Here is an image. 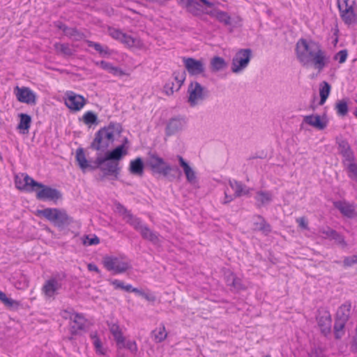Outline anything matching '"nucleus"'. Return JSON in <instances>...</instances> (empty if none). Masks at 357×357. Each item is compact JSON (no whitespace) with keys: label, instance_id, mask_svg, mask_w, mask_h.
I'll return each mask as SVG.
<instances>
[{"label":"nucleus","instance_id":"obj_6","mask_svg":"<svg viewBox=\"0 0 357 357\" xmlns=\"http://www.w3.org/2000/svg\"><path fill=\"white\" fill-rule=\"evenodd\" d=\"M252 57L250 49L239 50L232 59L231 70L234 73H238L245 69L250 63Z\"/></svg>","mask_w":357,"mask_h":357},{"label":"nucleus","instance_id":"obj_64","mask_svg":"<svg viewBox=\"0 0 357 357\" xmlns=\"http://www.w3.org/2000/svg\"><path fill=\"white\" fill-rule=\"evenodd\" d=\"M296 221L298 223V225L301 228L305 229H308L307 222H306L305 218H303V217L299 218L298 219L296 220Z\"/></svg>","mask_w":357,"mask_h":357},{"label":"nucleus","instance_id":"obj_21","mask_svg":"<svg viewBox=\"0 0 357 357\" xmlns=\"http://www.w3.org/2000/svg\"><path fill=\"white\" fill-rule=\"evenodd\" d=\"M333 206L347 218H352L356 215L354 206L347 202L336 201L333 202Z\"/></svg>","mask_w":357,"mask_h":357},{"label":"nucleus","instance_id":"obj_54","mask_svg":"<svg viewBox=\"0 0 357 357\" xmlns=\"http://www.w3.org/2000/svg\"><path fill=\"white\" fill-rule=\"evenodd\" d=\"M331 240H335L338 244H340L344 247L347 246V245L344 236L337 231L334 234V237H333Z\"/></svg>","mask_w":357,"mask_h":357},{"label":"nucleus","instance_id":"obj_51","mask_svg":"<svg viewBox=\"0 0 357 357\" xmlns=\"http://www.w3.org/2000/svg\"><path fill=\"white\" fill-rule=\"evenodd\" d=\"M231 287L234 288V289L237 291L245 289V287L242 283L241 279L238 278L237 276L234 278V283L232 284Z\"/></svg>","mask_w":357,"mask_h":357},{"label":"nucleus","instance_id":"obj_33","mask_svg":"<svg viewBox=\"0 0 357 357\" xmlns=\"http://www.w3.org/2000/svg\"><path fill=\"white\" fill-rule=\"evenodd\" d=\"M20 123L17 126V128L23 130L28 131L31 122V118L29 114H20Z\"/></svg>","mask_w":357,"mask_h":357},{"label":"nucleus","instance_id":"obj_28","mask_svg":"<svg viewBox=\"0 0 357 357\" xmlns=\"http://www.w3.org/2000/svg\"><path fill=\"white\" fill-rule=\"evenodd\" d=\"M225 60L220 56H214L211 59L210 62V67L212 72H218L222 70L227 67Z\"/></svg>","mask_w":357,"mask_h":357},{"label":"nucleus","instance_id":"obj_3","mask_svg":"<svg viewBox=\"0 0 357 357\" xmlns=\"http://www.w3.org/2000/svg\"><path fill=\"white\" fill-rule=\"evenodd\" d=\"M23 181L15 178L16 187L29 192H36V199L42 201H52L56 203L62 198V193L57 189L35 181L28 174H22Z\"/></svg>","mask_w":357,"mask_h":357},{"label":"nucleus","instance_id":"obj_14","mask_svg":"<svg viewBox=\"0 0 357 357\" xmlns=\"http://www.w3.org/2000/svg\"><path fill=\"white\" fill-rule=\"evenodd\" d=\"M183 62L190 75H202L205 72L204 63L202 60H197L192 57H183Z\"/></svg>","mask_w":357,"mask_h":357},{"label":"nucleus","instance_id":"obj_12","mask_svg":"<svg viewBox=\"0 0 357 357\" xmlns=\"http://www.w3.org/2000/svg\"><path fill=\"white\" fill-rule=\"evenodd\" d=\"M355 1H351V6H345L344 7L341 3V0H337V7L340 13V17L347 25L357 23V15L354 10V5H355Z\"/></svg>","mask_w":357,"mask_h":357},{"label":"nucleus","instance_id":"obj_30","mask_svg":"<svg viewBox=\"0 0 357 357\" xmlns=\"http://www.w3.org/2000/svg\"><path fill=\"white\" fill-rule=\"evenodd\" d=\"M151 335L155 342L160 343L164 341L167 336L165 325L160 324L158 328L151 332Z\"/></svg>","mask_w":357,"mask_h":357},{"label":"nucleus","instance_id":"obj_31","mask_svg":"<svg viewBox=\"0 0 357 357\" xmlns=\"http://www.w3.org/2000/svg\"><path fill=\"white\" fill-rule=\"evenodd\" d=\"M110 282L116 289H121L127 292H134L137 294L139 290L137 288L133 287L130 284H125L123 282L119 280H113Z\"/></svg>","mask_w":357,"mask_h":357},{"label":"nucleus","instance_id":"obj_45","mask_svg":"<svg viewBox=\"0 0 357 357\" xmlns=\"http://www.w3.org/2000/svg\"><path fill=\"white\" fill-rule=\"evenodd\" d=\"M308 357H326L323 348L320 347H313L308 353Z\"/></svg>","mask_w":357,"mask_h":357},{"label":"nucleus","instance_id":"obj_9","mask_svg":"<svg viewBox=\"0 0 357 357\" xmlns=\"http://www.w3.org/2000/svg\"><path fill=\"white\" fill-rule=\"evenodd\" d=\"M102 264L107 271H113L114 274L125 273L130 268L129 263L112 256L104 257Z\"/></svg>","mask_w":357,"mask_h":357},{"label":"nucleus","instance_id":"obj_48","mask_svg":"<svg viewBox=\"0 0 357 357\" xmlns=\"http://www.w3.org/2000/svg\"><path fill=\"white\" fill-rule=\"evenodd\" d=\"M109 34L111 37H112L115 40H120L121 38L123 36V32H122L120 29L109 27L108 29Z\"/></svg>","mask_w":357,"mask_h":357},{"label":"nucleus","instance_id":"obj_25","mask_svg":"<svg viewBox=\"0 0 357 357\" xmlns=\"http://www.w3.org/2000/svg\"><path fill=\"white\" fill-rule=\"evenodd\" d=\"M142 237L147 241H151L153 244H157L159 242L158 235L151 231L148 226L144 225L142 229L139 231Z\"/></svg>","mask_w":357,"mask_h":357},{"label":"nucleus","instance_id":"obj_23","mask_svg":"<svg viewBox=\"0 0 357 357\" xmlns=\"http://www.w3.org/2000/svg\"><path fill=\"white\" fill-rule=\"evenodd\" d=\"M146 166L142 158L138 157L130 162L129 172L131 174L142 176Z\"/></svg>","mask_w":357,"mask_h":357},{"label":"nucleus","instance_id":"obj_60","mask_svg":"<svg viewBox=\"0 0 357 357\" xmlns=\"http://www.w3.org/2000/svg\"><path fill=\"white\" fill-rule=\"evenodd\" d=\"M97 52L102 56H109L111 54V51L107 46L100 45Z\"/></svg>","mask_w":357,"mask_h":357},{"label":"nucleus","instance_id":"obj_16","mask_svg":"<svg viewBox=\"0 0 357 357\" xmlns=\"http://www.w3.org/2000/svg\"><path fill=\"white\" fill-rule=\"evenodd\" d=\"M303 122L318 130H322L326 128L328 120L326 114H324L322 116L318 114H312L304 116Z\"/></svg>","mask_w":357,"mask_h":357},{"label":"nucleus","instance_id":"obj_29","mask_svg":"<svg viewBox=\"0 0 357 357\" xmlns=\"http://www.w3.org/2000/svg\"><path fill=\"white\" fill-rule=\"evenodd\" d=\"M347 323L335 319L333 333L335 340H340L345 335Z\"/></svg>","mask_w":357,"mask_h":357},{"label":"nucleus","instance_id":"obj_20","mask_svg":"<svg viewBox=\"0 0 357 357\" xmlns=\"http://www.w3.org/2000/svg\"><path fill=\"white\" fill-rule=\"evenodd\" d=\"M176 157L178 160L179 165L183 169L187 181L191 184L195 183L197 182V177L195 171L181 155H178Z\"/></svg>","mask_w":357,"mask_h":357},{"label":"nucleus","instance_id":"obj_24","mask_svg":"<svg viewBox=\"0 0 357 357\" xmlns=\"http://www.w3.org/2000/svg\"><path fill=\"white\" fill-rule=\"evenodd\" d=\"M256 221L254 222L255 229L261 231L266 235L271 231V226L268 223L265 218L261 215H256L254 216Z\"/></svg>","mask_w":357,"mask_h":357},{"label":"nucleus","instance_id":"obj_58","mask_svg":"<svg viewBox=\"0 0 357 357\" xmlns=\"http://www.w3.org/2000/svg\"><path fill=\"white\" fill-rule=\"evenodd\" d=\"M117 210L119 213L123 215V219L126 220L128 218V214H131V213L127 210L123 205L121 204H118Z\"/></svg>","mask_w":357,"mask_h":357},{"label":"nucleus","instance_id":"obj_36","mask_svg":"<svg viewBox=\"0 0 357 357\" xmlns=\"http://www.w3.org/2000/svg\"><path fill=\"white\" fill-rule=\"evenodd\" d=\"M126 222L130 224L131 226L134 227L135 230L139 231L142 227L144 225L142 224L141 220L135 216H134L132 213L128 214V218L125 220Z\"/></svg>","mask_w":357,"mask_h":357},{"label":"nucleus","instance_id":"obj_56","mask_svg":"<svg viewBox=\"0 0 357 357\" xmlns=\"http://www.w3.org/2000/svg\"><path fill=\"white\" fill-rule=\"evenodd\" d=\"M109 73L119 77H121L125 75V73L120 68L114 66L113 65L111 67L110 71Z\"/></svg>","mask_w":357,"mask_h":357},{"label":"nucleus","instance_id":"obj_2","mask_svg":"<svg viewBox=\"0 0 357 357\" xmlns=\"http://www.w3.org/2000/svg\"><path fill=\"white\" fill-rule=\"evenodd\" d=\"M295 52L297 59L303 66L312 64L319 72L322 71L329 63V58L320 43L313 40L300 38L296 44Z\"/></svg>","mask_w":357,"mask_h":357},{"label":"nucleus","instance_id":"obj_55","mask_svg":"<svg viewBox=\"0 0 357 357\" xmlns=\"http://www.w3.org/2000/svg\"><path fill=\"white\" fill-rule=\"evenodd\" d=\"M174 83L173 81H168L164 86V90L167 95L170 96L174 93Z\"/></svg>","mask_w":357,"mask_h":357},{"label":"nucleus","instance_id":"obj_53","mask_svg":"<svg viewBox=\"0 0 357 357\" xmlns=\"http://www.w3.org/2000/svg\"><path fill=\"white\" fill-rule=\"evenodd\" d=\"M341 155L344 158L345 161H348L349 163L354 162L355 155L351 149L348 150L347 152L342 153Z\"/></svg>","mask_w":357,"mask_h":357},{"label":"nucleus","instance_id":"obj_19","mask_svg":"<svg viewBox=\"0 0 357 357\" xmlns=\"http://www.w3.org/2000/svg\"><path fill=\"white\" fill-rule=\"evenodd\" d=\"M351 301H346L344 303L342 304L337 310L335 314V319L348 322L351 317Z\"/></svg>","mask_w":357,"mask_h":357},{"label":"nucleus","instance_id":"obj_41","mask_svg":"<svg viewBox=\"0 0 357 357\" xmlns=\"http://www.w3.org/2000/svg\"><path fill=\"white\" fill-rule=\"evenodd\" d=\"M70 319L73 321V324L77 326V328L80 331L85 330L86 319L82 314L75 313L74 317H71Z\"/></svg>","mask_w":357,"mask_h":357},{"label":"nucleus","instance_id":"obj_63","mask_svg":"<svg viewBox=\"0 0 357 357\" xmlns=\"http://www.w3.org/2000/svg\"><path fill=\"white\" fill-rule=\"evenodd\" d=\"M236 275H234L233 273H229L226 277V283L227 285L229 287H231L232 284L234 283V278H236Z\"/></svg>","mask_w":357,"mask_h":357},{"label":"nucleus","instance_id":"obj_40","mask_svg":"<svg viewBox=\"0 0 357 357\" xmlns=\"http://www.w3.org/2000/svg\"><path fill=\"white\" fill-rule=\"evenodd\" d=\"M110 332L113 335L117 344L123 343L124 337L118 325L113 324L110 328Z\"/></svg>","mask_w":357,"mask_h":357},{"label":"nucleus","instance_id":"obj_38","mask_svg":"<svg viewBox=\"0 0 357 357\" xmlns=\"http://www.w3.org/2000/svg\"><path fill=\"white\" fill-rule=\"evenodd\" d=\"M90 337L93 340V344L95 347L96 353L105 354V349L102 347L100 338L97 335V332L91 333L90 334Z\"/></svg>","mask_w":357,"mask_h":357},{"label":"nucleus","instance_id":"obj_43","mask_svg":"<svg viewBox=\"0 0 357 357\" xmlns=\"http://www.w3.org/2000/svg\"><path fill=\"white\" fill-rule=\"evenodd\" d=\"M172 75L174 77V79L176 82L177 85H178L176 91H178L181 88V85L183 84V82L185 79V77H186L185 71L183 70L181 73L174 72Z\"/></svg>","mask_w":357,"mask_h":357},{"label":"nucleus","instance_id":"obj_1","mask_svg":"<svg viewBox=\"0 0 357 357\" xmlns=\"http://www.w3.org/2000/svg\"><path fill=\"white\" fill-rule=\"evenodd\" d=\"M122 126L119 123L110 122L107 126L101 128L95 133L89 148L98 151L94 160L86 158L84 149L76 151V161L83 172L99 169L102 173L100 179L108 178L117 180L121 171L120 161L128 154V148L121 144L109 150L114 142L115 137L122 132Z\"/></svg>","mask_w":357,"mask_h":357},{"label":"nucleus","instance_id":"obj_42","mask_svg":"<svg viewBox=\"0 0 357 357\" xmlns=\"http://www.w3.org/2000/svg\"><path fill=\"white\" fill-rule=\"evenodd\" d=\"M82 240V243L86 246L98 245L100 243V238L95 234L84 235Z\"/></svg>","mask_w":357,"mask_h":357},{"label":"nucleus","instance_id":"obj_47","mask_svg":"<svg viewBox=\"0 0 357 357\" xmlns=\"http://www.w3.org/2000/svg\"><path fill=\"white\" fill-rule=\"evenodd\" d=\"M348 56V52L347 50H342L336 53L334 56V60H338L340 63H343L346 61Z\"/></svg>","mask_w":357,"mask_h":357},{"label":"nucleus","instance_id":"obj_61","mask_svg":"<svg viewBox=\"0 0 357 357\" xmlns=\"http://www.w3.org/2000/svg\"><path fill=\"white\" fill-rule=\"evenodd\" d=\"M54 24L55 27H56L57 29H59L60 30H62L63 31L64 34L66 33L68 26H66L64 23H63L61 21H56L54 22Z\"/></svg>","mask_w":357,"mask_h":357},{"label":"nucleus","instance_id":"obj_27","mask_svg":"<svg viewBox=\"0 0 357 357\" xmlns=\"http://www.w3.org/2000/svg\"><path fill=\"white\" fill-rule=\"evenodd\" d=\"M331 90V86L326 81H323L319 84V96L320 100L319 102V105H323L328 97L329 96Z\"/></svg>","mask_w":357,"mask_h":357},{"label":"nucleus","instance_id":"obj_32","mask_svg":"<svg viewBox=\"0 0 357 357\" xmlns=\"http://www.w3.org/2000/svg\"><path fill=\"white\" fill-rule=\"evenodd\" d=\"M54 48L56 52L66 56H72L74 54L75 50L70 47L68 43H55Z\"/></svg>","mask_w":357,"mask_h":357},{"label":"nucleus","instance_id":"obj_44","mask_svg":"<svg viewBox=\"0 0 357 357\" xmlns=\"http://www.w3.org/2000/svg\"><path fill=\"white\" fill-rule=\"evenodd\" d=\"M348 176L357 183V164L351 162L347 165Z\"/></svg>","mask_w":357,"mask_h":357},{"label":"nucleus","instance_id":"obj_8","mask_svg":"<svg viewBox=\"0 0 357 357\" xmlns=\"http://www.w3.org/2000/svg\"><path fill=\"white\" fill-rule=\"evenodd\" d=\"M207 8H211L208 11H205V15H208L213 18H215L220 23L223 24L225 26H231L232 20L231 16L228 13L221 10L215 6L213 2L208 0H199Z\"/></svg>","mask_w":357,"mask_h":357},{"label":"nucleus","instance_id":"obj_59","mask_svg":"<svg viewBox=\"0 0 357 357\" xmlns=\"http://www.w3.org/2000/svg\"><path fill=\"white\" fill-rule=\"evenodd\" d=\"M125 347L132 353L137 351V347L135 341H128Z\"/></svg>","mask_w":357,"mask_h":357},{"label":"nucleus","instance_id":"obj_10","mask_svg":"<svg viewBox=\"0 0 357 357\" xmlns=\"http://www.w3.org/2000/svg\"><path fill=\"white\" fill-rule=\"evenodd\" d=\"M187 119L185 116L178 115L170 118L166 124L165 136L170 137L181 132L185 127Z\"/></svg>","mask_w":357,"mask_h":357},{"label":"nucleus","instance_id":"obj_35","mask_svg":"<svg viewBox=\"0 0 357 357\" xmlns=\"http://www.w3.org/2000/svg\"><path fill=\"white\" fill-rule=\"evenodd\" d=\"M335 109L337 111V114L339 116H346L347 114V113H348V111H349L347 101L346 100H344V99H342L341 100H338L335 103Z\"/></svg>","mask_w":357,"mask_h":357},{"label":"nucleus","instance_id":"obj_46","mask_svg":"<svg viewBox=\"0 0 357 357\" xmlns=\"http://www.w3.org/2000/svg\"><path fill=\"white\" fill-rule=\"evenodd\" d=\"M336 142L338 145V149L340 151V153L342 154L344 152H347L348 150L351 149V146L346 139H336Z\"/></svg>","mask_w":357,"mask_h":357},{"label":"nucleus","instance_id":"obj_39","mask_svg":"<svg viewBox=\"0 0 357 357\" xmlns=\"http://www.w3.org/2000/svg\"><path fill=\"white\" fill-rule=\"evenodd\" d=\"M82 120L86 125L98 124V116L92 111L86 112L83 115Z\"/></svg>","mask_w":357,"mask_h":357},{"label":"nucleus","instance_id":"obj_17","mask_svg":"<svg viewBox=\"0 0 357 357\" xmlns=\"http://www.w3.org/2000/svg\"><path fill=\"white\" fill-rule=\"evenodd\" d=\"M72 95L65 100L66 105L71 110L79 111L86 104V99L81 95H77L71 92Z\"/></svg>","mask_w":357,"mask_h":357},{"label":"nucleus","instance_id":"obj_4","mask_svg":"<svg viewBox=\"0 0 357 357\" xmlns=\"http://www.w3.org/2000/svg\"><path fill=\"white\" fill-rule=\"evenodd\" d=\"M146 166L153 174H158L170 179H174L182 174L177 166H172L160 157L155 152L149 151L145 161Z\"/></svg>","mask_w":357,"mask_h":357},{"label":"nucleus","instance_id":"obj_57","mask_svg":"<svg viewBox=\"0 0 357 357\" xmlns=\"http://www.w3.org/2000/svg\"><path fill=\"white\" fill-rule=\"evenodd\" d=\"M96 65L100 66L102 69L107 70L108 73L110 71V68L112 66V64L111 63L105 61L97 62Z\"/></svg>","mask_w":357,"mask_h":357},{"label":"nucleus","instance_id":"obj_7","mask_svg":"<svg viewBox=\"0 0 357 357\" xmlns=\"http://www.w3.org/2000/svg\"><path fill=\"white\" fill-rule=\"evenodd\" d=\"M188 92L189 93L188 102L192 107L195 106L199 101L205 100L209 96L208 90L197 82L190 83Z\"/></svg>","mask_w":357,"mask_h":357},{"label":"nucleus","instance_id":"obj_37","mask_svg":"<svg viewBox=\"0 0 357 357\" xmlns=\"http://www.w3.org/2000/svg\"><path fill=\"white\" fill-rule=\"evenodd\" d=\"M65 35L68 37L73 38L75 40H80L85 38L84 33L79 31L77 28L68 27Z\"/></svg>","mask_w":357,"mask_h":357},{"label":"nucleus","instance_id":"obj_22","mask_svg":"<svg viewBox=\"0 0 357 357\" xmlns=\"http://www.w3.org/2000/svg\"><path fill=\"white\" fill-rule=\"evenodd\" d=\"M229 185L232 190H234V195L236 197H241L244 195H248L250 194V188H248L245 184L241 181H238L235 179H229Z\"/></svg>","mask_w":357,"mask_h":357},{"label":"nucleus","instance_id":"obj_15","mask_svg":"<svg viewBox=\"0 0 357 357\" xmlns=\"http://www.w3.org/2000/svg\"><path fill=\"white\" fill-rule=\"evenodd\" d=\"M178 3L182 8H185L188 13L196 17L205 14V11H208L207 8H202L200 3L195 0H178Z\"/></svg>","mask_w":357,"mask_h":357},{"label":"nucleus","instance_id":"obj_18","mask_svg":"<svg viewBox=\"0 0 357 357\" xmlns=\"http://www.w3.org/2000/svg\"><path fill=\"white\" fill-rule=\"evenodd\" d=\"M61 288V283L56 278H51L45 282L42 290L47 296L52 297L58 294L57 291Z\"/></svg>","mask_w":357,"mask_h":357},{"label":"nucleus","instance_id":"obj_13","mask_svg":"<svg viewBox=\"0 0 357 357\" xmlns=\"http://www.w3.org/2000/svg\"><path fill=\"white\" fill-rule=\"evenodd\" d=\"M14 93L19 102L30 105L36 104V95L30 88L17 86L14 89Z\"/></svg>","mask_w":357,"mask_h":357},{"label":"nucleus","instance_id":"obj_5","mask_svg":"<svg viewBox=\"0 0 357 357\" xmlns=\"http://www.w3.org/2000/svg\"><path fill=\"white\" fill-rule=\"evenodd\" d=\"M36 215L46 218L60 229L68 227L73 222V218L68 215L65 209L58 208L38 209L36 212Z\"/></svg>","mask_w":357,"mask_h":357},{"label":"nucleus","instance_id":"obj_26","mask_svg":"<svg viewBox=\"0 0 357 357\" xmlns=\"http://www.w3.org/2000/svg\"><path fill=\"white\" fill-rule=\"evenodd\" d=\"M255 199L258 202L257 206L261 207L263 205L271 202L273 200V195L271 192L260 190L257 192Z\"/></svg>","mask_w":357,"mask_h":357},{"label":"nucleus","instance_id":"obj_62","mask_svg":"<svg viewBox=\"0 0 357 357\" xmlns=\"http://www.w3.org/2000/svg\"><path fill=\"white\" fill-rule=\"evenodd\" d=\"M355 261L351 258V256L344 257L343 260V265L345 267H349L355 264Z\"/></svg>","mask_w":357,"mask_h":357},{"label":"nucleus","instance_id":"obj_34","mask_svg":"<svg viewBox=\"0 0 357 357\" xmlns=\"http://www.w3.org/2000/svg\"><path fill=\"white\" fill-rule=\"evenodd\" d=\"M0 301L8 309L11 310H17L21 306L19 301L7 297L6 294Z\"/></svg>","mask_w":357,"mask_h":357},{"label":"nucleus","instance_id":"obj_49","mask_svg":"<svg viewBox=\"0 0 357 357\" xmlns=\"http://www.w3.org/2000/svg\"><path fill=\"white\" fill-rule=\"evenodd\" d=\"M335 231L336 230L329 227H326V228H322L319 229L320 234L325 235V238H328L330 239H332V238L334 237Z\"/></svg>","mask_w":357,"mask_h":357},{"label":"nucleus","instance_id":"obj_50","mask_svg":"<svg viewBox=\"0 0 357 357\" xmlns=\"http://www.w3.org/2000/svg\"><path fill=\"white\" fill-rule=\"evenodd\" d=\"M119 41L129 47H132L135 44V40L133 38L125 33H123V36Z\"/></svg>","mask_w":357,"mask_h":357},{"label":"nucleus","instance_id":"obj_11","mask_svg":"<svg viewBox=\"0 0 357 357\" xmlns=\"http://www.w3.org/2000/svg\"><path fill=\"white\" fill-rule=\"evenodd\" d=\"M317 325L320 328L321 333L328 337L331 333L332 317L330 312L327 310H318L316 315Z\"/></svg>","mask_w":357,"mask_h":357},{"label":"nucleus","instance_id":"obj_52","mask_svg":"<svg viewBox=\"0 0 357 357\" xmlns=\"http://www.w3.org/2000/svg\"><path fill=\"white\" fill-rule=\"evenodd\" d=\"M137 295L141 296L146 301L149 302H155L156 301V296L152 293H146L143 290L139 289Z\"/></svg>","mask_w":357,"mask_h":357}]
</instances>
